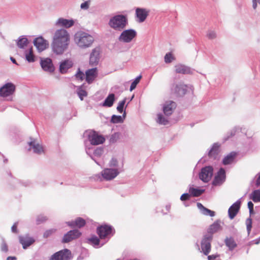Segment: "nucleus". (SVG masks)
Instances as JSON below:
<instances>
[{"label":"nucleus","mask_w":260,"mask_h":260,"mask_svg":"<svg viewBox=\"0 0 260 260\" xmlns=\"http://www.w3.org/2000/svg\"><path fill=\"white\" fill-rule=\"evenodd\" d=\"M71 258V252L68 249H64L55 253L50 258V260H69Z\"/></svg>","instance_id":"6e6552de"},{"label":"nucleus","mask_w":260,"mask_h":260,"mask_svg":"<svg viewBox=\"0 0 260 260\" xmlns=\"http://www.w3.org/2000/svg\"><path fill=\"white\" fill-rule=\"evenodd\" d=\"M237 153L235 152H232L230 153L223 158L222 160V164L224 165L231 164L234 162Z\"/></svg>","instance_id":"b1692460"},{"label":"nucleus","mask_w":260,"mask_h":260,"mask_svg":"<svg viewBox=\"0 0 260 260\" xmlns=\"http://www.w3.org/2000/svg\"><path fill=\"white\" fill-rule=\"evenodd\" d=\"M73 62L70 59H67L61 62L59 66L60 72L62 74L66 73L68 70L73 66Z\"/></svg>","instance_id":"5701e85b"},{"label":"nucleus","mask_w":260,"mask_h":260,"mask_svg":"<svg viewBox=\"0 0 260 260\" xmlns=\"http://www.w3.org/2000/svg\"><path fill=\"white\" fill-rule=\"evenodd\" d=\"M157 122L163 125H167L169 123V120L167 118H165L162 114H158L157 115Z\"/></svg>","instance_id":"e433bc0d"},{"label":"nucleus","mask_w":260,"mask_h":260,"mask_svg":"<svg viewBox=\"0 0 260 260\" xmlns=\"http://www.w3.org/2000/svg\"><path fill=\"white\" fill-rule=\"evenodd\" d=\"M1 250L3 252H7L8 251V247L7 244L3 242L1 246Z\"/></svg>","instance_id":"8fccbe9b"},{"label":"nucleus","mask_w":260,"mask_h":260,"mask_svg":"<svg viewBox=\"0 0 260 260\" xmlns=\"http://www.w3.org/2000/svg\"><path fill=\"white\" fill-rule=\"evenodd\" d=\"M15 85L12 83H7L0 88V96L7 97L12 95L15 91Z\"/></svg>","instance_id":"20e7f679"},{"label":"nucleus","mask_w":260,"mask_h":260,"mask_svg":"<svg viewBox=\"0 0 260 260\" xmlns=\"http://www.w3.org/2000/svg\"><path fill=\"white\" fill-rule=\"evenodd\" d=\"M27 39L26 38H22L18 40L17 45L19 48H23L27 45Z\"/></svg>","instance_id":"58836bf2"},{"label":"nucleus","mask_w":260,"mask_h":260,"mask_svg":"<svg viewBox=\"0 0 260 260\" xmlns=\"http://www.w3.org/2000/svg\"><path fill=\"white\" fill-rule=\"evenodd\" d=\"M26 59L29 62H32L35 61V55L33 53L32 48L31 47L29 49L28 52L25 54Z\"/></svg>","instance_id":"72a5a7b5"},{"label":"nucleus","mask_w":260,"mask_h":260,"mask_svg":"<svg viewBox=\"0 0 260 260\" xmlns=\"http://www.w3.org/2000/svg\"><path fill=\"white\" fill-rule=\"evenodd\" d=\"M225 242L226 245L231 249H233L237 246L236 242L232 238H226Z\"/></svg>","instance_id":"c9c22d12"},{"label":"nucleus","mask_w":260,"mask_h":260,"mask_svg":"<svg viewBox=\"0 0 260 260\" xmlns=\"http://www.w3.org/2000/svg\"><path fill=\"white\" fill-rule=\"evenodd\" d=\"M207 36L209 39H213L216 38V33L214 31H208Z\"/></svg>","instance_id":"09e8293b"},{"label":"nucleus","mask_w":260,"mask_h":260,"mask_svg":"<svg viewBox=\"0 0 260 260\" xmlns=\"http://www.w3.org/2000/svg\"><path fill=\"white\" fill-rule=\"evenodd\" d=\"M247 205L249 209L250 213H251L253 211V204L252 203V202L249 201L248 202Z\"/></svg>","instance_id":"864d4df0"},{"label":"nucleus","mask_w":260,"mask_h":260,"mask_svg":"<svg viewBox=\"0 0 260 260\" xmlns=\"http://www.w3.org/2000/svg\"><path fill=\"white\" fill-rule=\"evenodd\" d=\"M219 256V255L218 254H212L210 255H208V260H213Z\"/></svg>","instance_id":"6e6d98bb"},{"label":"nucleus","mask_w":260,"mask_h":260,"mask_svg":"<svg viewBox=\"0 0 260 260\" xmlns=\"http://www.w3.org/2000/svg\"><path fill=\"white\" fill-rule=\"evenodd\" d=\"M16 257L15 256H9L7 257V260H16Z\"/></svg>","instance_id":"0e129e2a"},{"label":"nucleus","mask_w":260,"mask_h":260,"mask_svg":"<svg viewBox=\"0 0 260 260\" xmlns=\"http://www.w3.org/2000/svg\"><path fill=\"white\" fill-rule=\"evenodd\" d=\"M141 78V76H139L137 77L134 81L135 82H136V84H138L139 83V82H140Z\"/></svg>","instance_id":"680f3d73"},{"label":"nucleus","mask_w":260,"mask_h":260,"mask_svg":"<svg viewBox=\"0 0 260 260\" xmlns=\"http://www.w3.org/2000/svg\"><path fill=\"white\" fill-rule=\"evenodd\" d=\"M175 71L177 73L183 74H188L189 73V69L187 67L182 65H178L176 66Z\"/></svg>","instance_id":"473e14b6"},{"label":"nucleus","mask_w":260,"mask_h":260,"mask_svg":"<svg viewBox=\"0 0 260 260\" xmlns=\"http://www.w3.org/2000/svg\"><path fill=\"white\" fill-rule=\"evenodd\" d=\"M220 152V145L217 144H214L211 150L209 152L208 156L210 158H213L214 159L216 158L218 156L219 153Z\"/></svg>","instance_id":"393cba45"},{"label":"nucleus","mask_w":260,"mask_h":260,"mask_svg":"<svg viewBox=\"0 0 260 260\" xmlns=\"http://www.w3.org/2000/svg\"><path fill=\"white\" fill-rule=\"evenodd\" d=\"M70 43V36L63 28L57 29L54 33L51 44L52 51L57 55H61L66 51Z\"/></svg>","instance_id":"f257e3e1"},{"label":"nucleus","mask_w":260,"mask_h":260,"mask_svg":"<svg viewBox=\"0 0 260 260\" xmlns=\"http://www.w3.org/2000/svg\"><path fill=\"white\" fill-rule=\"evenodd\" d=\"M125 101H126L125 99H124L122 101L120 102L118 104V105L117 107V110L120 113H122L123 112V109L124 104L125 103Z\"/></svg>","instance_id":"49530a36"},{"label":"nucleus","mask_w":260,"mask_h":260,"mask_svg":"<svg viewBox=\"0 0 260 260\" xmlns=\"http://www.w3.org/2000/svg\"><path fill=\"white\" fill-rule=\"evenodd\" d=\"M113 228L111 225L104 224L97 229V233L101 239H105L112 235Z\"/></svg>","instance_id":"423d86ee"},{"label":"nucleus","mask_w":260,"mask_h":260,"mask_svg":"<svg viewBox=\"0 0 260 260\" xmlns=\"http://www.w3.org/2000/svg\"><path fill=\"white\" fill-rule=\"evenodd\" d=\"M174 59L175 57L171 52L167 53L165 56V61L166 63H170Z\"/></svg>","instance_id":"a19ab883"},{"label":"nucleus","mask_w":260,"mask_h":260,"mask_svg":"<svg viewBox=\"0 0 260 260\" xmlns=\"http://www.w3.org/2000/svg\"><path fill=\"white\" fill-rule=\"evenodd\" d=\"M119 174L117 169H105L102 173V176L106 180H110L115 178Z\"/></svg>","instance_id":"f8f14e48"},{"label":"nucleus","mask_w":260,"mask_h":260,"mask_svg":"<svg viewBox=\"0 0 260 260\" xmlns=\"http://www.w3.org/2000/svg\"><path fill=\"white\" fill-rule=\"evenodd\" d=\"M75 41L78 46L81 48L89 47L93 42V37L90 35L84 32H78L75 35Z\"/></svg>","instance_id":"7ed1b4c3"},{"label":"nucleus","mask_w":260,"mask_h":260,"mask_svg":"<svg viewBox=\"0 0 260 260\" xmlns=\"http://www.w3.org/2000/svg\"><path fill=\"white\" fill-rule=\"evenodd\" d=\"M102 152V149H96L95 151V153H101Z\"/></svg>","instance_id":"338daca9"},{"label":"nucleus","mask_w":260,"mask_h":260,"mask_svg":"<svg viewBox=\"0 0 260 260\" xmlns=\"http://www.w3.org/2000/svg\"><path fill=\"white\" fill-rule=\"evenodd\" d=\"M250 199H251L254 202H260V190H254L250 194Z\"/></svg>","instance_id":"7c9ffc66"},{"label":"nucleus","mask_w":260,"mask_h":260,"mask_svg":"<svg viewBox=\"0 0 260 260\" xmlns=\"http://www.w3.org/2000/svg\"><path fill=\"white\" fill-rule=\"evenodd\" d=\"M252 6L254 9H255L257 7V4H260V0H252Z\"/></svg>","instance_id":"4d7b16f0"},{"label":"nucleus","mask_w":260,"mask_h":260,"mask_svg":"<svg viewBox=\"0 0 260 260\" xmlns=\"http://www.w3.org/2000/svg\"><path fill=\"white\" fill-rule=\"evenodd\" d=\"M204 190L198 189L194 188H191L189 190V193L193 197H199L201 196L204 192Z\"/></svg>","instance_id":"4c0bfd02"},{"label":"nucleus","mask_w":260,"mask_h":260,"mask_svg":"<svg viewBox=\"0 0 260 260\" xmlns=\"http://www.w3.org/2000/svg\"><path fill=\"white\" fill-rule=\"evenodd\" d=\"M48 219L47 217L46 216H44L43 215H40L37 216V219H36V222L37 224H40L41 223H42L46 221H47Z\"/></svg>","instance_id":"ea45409f"},{"label":"nucleus","mask_w":260,"mask_h":260,"mask_svg":"<svg viewBox=\"0 0 260 260\" xmlns=\"http://www.w3.org/2000/svg\"><path fill=\"white\" fill-rule=\"evenodd\" d=\"M89 1H86L81 5V8L82 9H87L89 8Z\"/></svg>","instance_id":"3c124183"},{"label":"nucleus","mask_w":260,"mask_h":260,"mask_svg":"<svg viewBox=\"0 0 260 260\" xmlns=\"http://www.w3.org/2000/svg\"><path fill=\"white\" fill-rule=\"evenodd\" d=\"M258 177L256 180V185L257 187L260 185V173L257 174Z\"/></svg>","instance_id":"052dcab7"},{"label":"nucleus","mask_w":260,"mask_h":260,"mask_svg":"<svg viewBox=\"0 0 260 260\" xmlns=\"http://www.w3.org/2000/svg\"><path fill=\"white\" fill-rule=\"evenodd\" d=\"M117 165V160L115 158H113L110 161L111 166H116Z\"/></svg>","instance_id":"5fc2aeb1"},{"label":"nucleus","mask_w":260,"mask_h":260,"mask_svg":"<svg viewBox=\"0 0 260 260\" xmlns=\"http://www.w3.org/2000/svg\"><path fill=\"white\" fill-rule=\"evenodd\" d=\"M100 52L99 48L96 47L92 50L89 58V64L91 66H94L98 64L100 58Z\"/></svg>","instance_id":"f3484780"},{"label":"nucleus","mask_w":260,"mask_h":260,"mask_svg":"<svg viewBox=\"0 0 260 260\" xmlns=\"http://www.w3.org/2000/svg\"><path fill=\"white\" fill-rule=\"evenodd\" d=\"M213 171L212 167L210 166L203 168L199 175L200 178L204 182H208L212 176Z\"/></svg>","instance_id":"9d476101"},{"label":"nucleus","mask_w":260,"mask_h":260,"mask_svg":"<svg viewBox=\"0 0 260 260\" xmlns=\"http://www.w3.org/2000/svg\"><path fill=\"white\" fill-rule=\"evenodd\" d=\"M176 108V104L173 101L166 102L163 106V112L167 116L171 115Z\"/></svg>","instance_id":"a211bd4d"},{"label":"nucleus","mask_w":260,"mask_h":260,"mask_svg":"<svg viewBox=\"0 0 260 260\" xmlns=\"http://www.w3.org/2000/svg\"><path fill=\"white\" fill-rule=\"evenodd\" d=\"M254 242V244H258L259 243H260V237L258 238V239H255V240L253 241Z\"/></svg>","instance_id":"e2e57ef3"},{"label":"nucleus","mask_w":260,"mask_h":260,"mask_svg":"<svg viewBox=\"0 0 260 260\" xmlns=\"http://www.w3.org/2000/svg\"><path fill=\"white\" fill-rule=\"evenodd\" d=\"M67 224L72 228L76 227L81 228L85 225L86 221L81 217H78L75 220L68 222Z\"/></svg>","instance_id":"6ab92c4d"},{"label":"nucleus","mask_w":260,"mask_h":260,"mask_svg":"<svg viewBox=\"0 0 260 260\" xmlns=\"http://www.w3.org/2000/svg\"><path fill=\"white\" fill-rule=\"evenodd\" d=\"M88 140L90 144L93 145L102 144L105 141L104 136L95 131L90 132L88 135Z\"/></svg>","instance_id":"39448f33"},{"label":"nucleus","mask_w":260,"mask_h":260,"mask_svg":"<svg viewBox=\"0 0 260 260\" xmlns=\"http://www.w3.org/2000/svg\"><path fill=\"white\" fill-rule=\"evenodd\" d=\"M136 36V32L133 29L124 30L119 38L120 41L128 43L130 42Z\"/></svg>","instance_id":"1a4fd4ad"},{"label":"nucleus","mask_w":260,"mask_h":260,"mask_svg":"<svg viewBox=\"0 0 260 260\" xmlns=\"http://www.w3.org/2000/svg\"><path fill=\"white\" fill-rule=\"evenodd\" d=\"M240 208V202H236L229 209L228 213L230 218L232 219L237 214Z\"/></svg>","instance_id":"aec40b11"},{"label":"nucleus","mask_w":260,"mask_h":260,"mask_svg":"<svg viewBox=\"0 0 260 260\" xmlns=\"http://www.w3.org/2000/svg\"><path fill=\"white\" fill-rule=\"evenodd\" d=\"M115 100V95L113 93L110 94L105 100L104 106L110 107L112 106Z\"/></svg>","instance_id":"c85d7f7f"},{"label":"nucleus","mask_w":260,"mask_h":260,"mask_svg":"<svg viewBox=\"0 0 260 260\" xmlns=\"http://www.w3.org/2000/svg\"><path fill=\"white\" fill-rule=\"evenodd\" d=\"M56 231L55 229H52L48 230L46 231L44 233V237L48 238L53 234L55 233Z\"/></svg>","instance_id":"a18cd8bd"},{"label":"nucleus","mask_w":260,"mask_h":260,"mask_svg":"<svg viewBox=\"0 0 260 260\" xmlns=\"http://www.w3.org/2000/svg\"><path fill=\"white\" fill-rule=\"evenodd\" d=\"M225 179V171L223 168H220L217 175L215 176L213 181L214 185H219L221 184Z\"/></svg>","instance_id":"2eb2a0df"},{"label":"nucleus","mask_w":260,"mask_h":260,"mask_svg":"<svg viewBox=\"0 0 260 260\" xmlns=\"http://www.w3.org/2000/svg\"><path fill=\"white\" fill-rule=\"evenodd\" d=\"M220 225L217 222H214L211 224L208 229V233H210L212 235V234L215 233L220 230Z\"/></svg>","instance_id":"c756f323"},{"label":"nucleus","mask_w":260,"mask_h":260,"mask_svg":"<svg viewBox=\"0 0 260 260\" xmlns=\"http://www.w3.org/2000/svg\"><path fill=\"white\" fill-rule=\"evenodd\" d=\"M137 85V84H136V82L133 81L132 83L131 87H130V91L133 90L136 87Z\"/></svg>","instance_id":"bf43d9fd"},{"label":"nucleus","mask_w":260,"mask_h":260,"mask_svg":"<svg viewBox=\"0 0 260 260\" xmlns=\"http://www.w3.org/2000/svg\"><path fill=\"white\" fill-rule=\"evenodd\" d=\"M20 243L23 245V248H26L31 245L34 242L31 238H21L20 239Z\"/></svg>","instance_id":"2f4dec72"},{"label":"nucleus","mask_w":260,"mask_h":260,"mask_svg":"<svg viewBox=\"0 0 260 260\" xmlns=\"http://www.w3.org/2000/svg\"><path fill=\"white\" fill-rule=\"evenodd\" d=\"M28 144L31 147L30 148H29V150L32 148L34 152L38 154H40L44 152V149L42 146L40 145L39 143H36L35 140L29 142Z\"/></svg>","instance_id":"4be33fe9"},{"label":"nucleus","mask_w":260,"mask_h":260,"mask_svg":"<svg viewBox=\"0 0 260 260\" xmlns=\"http://www.w3.org/2000/svg\"><path fill=\"white\" fill-rule=\"evenodd\" d=\"M34 44L39 52L44 50L48 46L47 41L44 40L42 37L36 38L34 41Z\"/></svg>","instance_id":"dca6fc26"},{"label":"nucleus","mask_w":260,"mask_h":260,"mask_svg":"<svg viewBox=\"0 0 260 260\" xmlns=\"http://www.w3.org/2000/svg\"><path fill=\"white\" fill-rule=\"evenodd\" d=\"M77 93L81 101L83 100L84 97H85L87 95L86 91L83 89V85L78 87Z\"/></svg>","instance_id":"f704fd0d"},{"label":"nucleus","mask_w":260,"mask_h":260,"mask_svg":"<svg viewBox=\"0 0 260 260\" xmlns=\"http://www.w3.org/2000/svg\"><path fill=\"white\" fill-rule=\"evenodd\" d=\"M11 230L13 232L17 233V224L14 223L11 228Z\"/></svg>","instance_id":"13d9d810"},{"label":"nucleus","mask_w":260,"mask_h":260,"mask_svg":"<svg viewBox=\"0 0 260 260\" xmlns=\"http://www.w3.org/2000/svg\"><path fill=\"white\" fill-rule=\"evenodd\" d=\"M88 240L95 246H98L100 244V240L95 236H92Z\"/></svg>","instance_id":"c03bdc74"},{"label":"nucleus","mask_w":260,"mask_h":260,"mask_svg":"<svg viewBox=\"0 0 260 260\" xmlns=\"http://www.w3.org/2000/svg\"><path fill=\"white\" fill-rule=\"evenodd\" d=\"M127 24L126 17L123 15H117L112 17L109 22V26L116 30L121 31Z\"/></svg>","instance_id":"f03ea898"},{"label":"nucleus","mask_w":260,"mask_h":260,"mask_svg":"<svg viewBox=\"0 0 260 260\" xmlns=\"http://www.w3.org/2000/svg\"><path fill=\"white\" fill-rule=\"evenodd\" d=\"M189 197L190 195L188 193H184L181 196L180 199L181 201H186L189 199Z\"/></svg>","instance_id":"603ef678"},{"label":"nucleus","mask_w":260,"mask_h":260,"mask_svg":"<svg viewBox=\"0 0 260 260\" xmlns=\"http://www.w3.org/2000/svg\"><path fill=\"white\" fill-rule=\"evenodd\" d=\"M81 235V233L77 230H71L66 234L62 239V242L66 243L77 239Z\"/></svg>","instance_id":"9b49d317"},{"label":"nucleus","mask_w":260,"mask_h":260,"mask_svg":"<svg viewBox=\"0 0 260 260\" xmlns=\"http://www.w3.org/2000/svg\"><path fill=\"white\" fill-rule=\"evenodd\" d=\"M136 14L139 22H142L145 20L146 17V12L145 9L137 8L136 10Z\"/></svg>","instance_id":"bb28decb"},{"label":"nucleus","mask_w":260,"mask_h":260,"mask_svg":"<svg viewBox=\"0 0 260 260\" xmlns=\"http://www.w3.org/2000/svg\"><path fill=\"white\" fill-rule=\"evenodd\" d=\"M41 67L44 71L50 72L54 71V67L52 63V60L49 58H46L41 62Z\"/></svg>","instance_id":"412c9836"},{"label":"nucleus","mask_w":260,"mask_h":260,"mask_svg":"<svg viewBox=\"0 0 260 260\" xmlns=\"http://www.w3.org/2000/svg\"><path fill=\"white\" fill-rule=\"evenodd\" d=\"M10 59L13 63L17 64L16 60L14 58L11 57Z\"/></svg>","instance_id":"69168bd1"},{"label":"nucleus","mask_w":260,"mask_h":260,"mask_svg":"<svg viewBox=\"0 0 260 260\" xmlns=\"http://www.w3.org/2000/svg\"><path fill=\"white\" fill-rule=\"evenodd\" d=\"M75 78L77 80L82 81L85 77V74L83 72L80 71V69H78L77 73L75 74Z\"/></svg>","instance_id":"79ce46f5"},{"label":"nucleus","mask_w":260,"mask_h":260,"mask_svg":"<svg viewBox=\"0 0 260 260\" xmlns=\"http://www.w3.org/2000/svg\"><path fill=\"white\" fill-rule=\"evenodd\" d=\"M198 207L202 211V213L205 215H209L213 217L215 215V212L205 207L201 203H197Z\"/></svg>","instance_id":"cd10ccee"},{"label":"nucleus","mask_w":260,"mask_h":260,"mask_svg":"<svg viewBox=\"0 0 260 260\" xmlns=\"http://www.w3.org/2000/svg\"><path fill=\"white\" fill-rule=\"evenodd\" d=\"M57 24L66 28H69L72 26L74 24L73 20H69L64 18H59L57 22Z\"/></svg>","instance_id":"a878e982"},{"label":"nucleus","mask_w":260,"mask_h":260,"mask_svg":"<svg viewBox=\"0 0 260 260\" xmlns=\"http://www.w3.org/2000/svg\"><path fill=\"white\" fill-rule=\"evenodd\" d=\"M98 74L96 68L88 69L85 72V80L88 84H91L97 77Z\"/></svg>","instance_id":"4468645a"},{"label":"nucleus","mask_w":260,"mask_h":260,"mask_svg":"<svg viewBox=\"0 0 260 260\" xmlns=\"http://www.w3.org/2000/svg\"><path fill=\"white\" fill-rule=\"evenodd\" d=\"M187 90V86L183 84L179 83L176 84L172 89V92L176 96H182L184 95Z\"/></svg>","instance_id":"ddd939ff"},{"label":"nucleus","mask_w":260,"mask_h":260,"mask_svg":"<svg viewBox=\"0 0 260 260\" xmlns=\"http://www.w3.org/2000/svg\"><path fill=\"white\" fill-rule=\"evenodd\" d=\"M212 235H205L201 242V248L203 253L207 255L211 251V242L212 240Z\"/></svg>","instance_id":"0eeeda50"},{"label":"nucleus","mask_w":260,"mask_h":260,"mask_svg":"<svg viewBox=\"0 0 260 260\" xmlns=\"http://www.w3.org/2000/svg\"><path fill=\"white\" fill-rule=\"evenodd\" d=\"M246 224L248 233L249 234L252 228V219L250 218L247 219Z\"/></svg>","instance_id":"de8ad7c7"},{"label":"nucleus","mask_w":260,"mask_h":260,"mask_svg":"<svg viewBox=\"0 0 260 260\" xmlns=\"http://www.w3.org/2000/svg\"><path fill=\"white\" fill-rule=\"evenodd\" d=\"M111 122L114 123H121L123 119L121 116L113 115L111 118Z\"/></svg>","instance_id":"37998d69"}]
</instances>
